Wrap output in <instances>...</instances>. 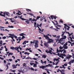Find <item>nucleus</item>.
I'll use <instances>...</instances> for the list:
<instances>
[{
    "label": "nucleus",
    "mask_w": 74,
    "mask_h": 74,
    "mask_svg": "<svg viewBox=\"0 0 74 74\" xmlns=\"http://www.w3.org/2000/svg\"><path fill=\"white\" fill-rule=\"evenodd\" d=\"M64 65L65 66H67V64H64Z\"/></svg>",
    "instance_id": "nucleus-60"
},
{
    "label": "nucleus",
    "mask_w": 74,
    "mask_h": 74,
    "mask_svg": "<svg viewBox=\"0 0 74 74\" xmlns=\"http://www.w3.org/2000/svg\"><path fill=\"white\" fill-rule=\"evenodd\" d=\"M42 58H46V56L45 55H43L42 56Z\"/></svg>",
    "instance_id": "nucleus-23"
},
{
    "label": "nucleus",
    "mask_w": 74,
    "mask_h": 74,
    "mask_svg": "<svg viewBox=\"0 0 74 74\" xmlns=\"http://www.w3.org/2000/svg\"><path fill=\"white\" fill-rule=\"evenodd\" d=\"M51 53H52V54L53 53V55H58V54H57L55 53H54V52H51Z\"/></svg>",
    "instance_id": "nucleus-51"
},
{
    "label": "nucleus",
    "mask_w": 74,
    "mask_h": 74,
    "mask_svg": "<svg viewBox=\"0 0 74 74\" xmlns=\"http://www.w3.org/2000/svg\"><path fill=\"white\" fill-rule=\"evenodd\" d=\"M64 33H62V37H63V36H64Z\"/></svg>",
    "instance_id": "nucleus-63"
},
{
    "label": "nucleus",
    "mask_w": 74,
    "mask_h": 74,
    "mask_svg": "<svg viewBox=\"0 0 74 74\" xmlns=\"http://www.w3.org/2000/svg\"><path fill=\"white\" fill-rule=\"evenodd\" d=\"M63 56H66V54H64V53H63Z\"/></svg>",
    "instance_id": "nucleus-64"
},
{
    "label": "nucleus",
    "mask_w": 74,
    "mask_h": 74,
    "mask_svg": "<svg viewBox=\"0 0 74 74\" xmlns=\"http://www.w3.org/2000/svg\"><path fill=\"white\" fill-rule=\"evenodd\" d=\"M5 24H9V23H8V21H6V23H5Z\"/></svg>",
    "instance_id": "nucleus-58"
},
{
    "label": "nucleus",
    "mask_w": 74,
    "mask_h": 74,
    "mask_svg": "<svg viewBox=\"0 0 74 74\" xmlns=\"http://www.w3.org/2000/svg\"><path fill=\"white\" fill-rule=\"evenodd\" d=\"M8 27H9V28H14V26L12 25L11 26L9 25L8 26Z\"/></svg>",
    "instance_id": "nucleus-19"
},
{
    "label": "nucleus",
    "mask_w": 74,
    "mask_h": 74,
    "mask_svg": "<svg viewBox=\"0 0 74 74\" xmlns=\"http://www.w3.org/2000/svg\"><path fill=\"white\" fill-rule=\"evenodd\" d=\"M62 66L63 68V69H66V67H64V65H62Z\"/></svg>",
    "instance_id": "nucleus-54"
},
{
    "label": "nucleus",
    "mask_w": 74,
    "mask_h": 74,
    "mask_svg": "<svg viewBox=\"0 0 74 74\" xmlns=\"http://www.w3.org/2000/svg\"><path fill=\"white\" fill-rule=\"evenodd\" d=\"M26 38L24 36H23L21 38V40H23L24 39V38Z\"/></svg>",
    "instance_id": "nucleus-27"
},
{
    "label": "nucleus",
    "mask_w": 74,
    "mask_h": 74,
    "mask_svg": "<svg viewBox=\"0 0 74 74\" xmlns=\"http://www.w3.org/2000/svg\"><path fill=\"white\" fill-rule=\"evenodd\" d=\"M41 17L40 16H37V17L36 18V19H38L39 18H40Z\"/></svg>",
    "instance_id": "nucleus-33"
},
{
    "label": "nucleus",
    "mask_w": 74,
    "mask_h": 74,
    "mask_svg": "<svg viewBox=\"0 0 74 74\" xmlns=\"http://www.w3.org/2000/svg\"><path fill=\"white\" fill-rule=\"evenodd\" d=\"M21 19L23 21H25L26 20V19H25L24 18H21Z\"/></svg>",
    "instance_id": "nucleus-48"
},
{
    "label": "nucleus",
    "mask_w": 74,
    "mask_h": 74,
    "mask_svg": "<svg viewBox=\"0 0 74 74\" xmlns=\"http://www.w3.org/2000/svg\"><path fill=\"white\" fill-rule=\"evenodd\" d=\"M24 35V33H22L20 34L19 36H23Z\"/></svg>",
    "instance_id": "nucleus-21"
},
{
    "label": "nucleus",
    "mask_w": 74,
    "mask_h": 74,
    "mask_svg": "<svg viewBox=\"0 0 74 74\" xmlns=\"http://www.w3.org/2000/svg\"><path fill=\"white\" fill-rule=\"evenodd\" d=\"M8 35L10 36H6V37H8V38H10H10H11L12 39H13V38H14V37H13V36H14V35H13V34H8Z\"/></svg>",
    "instance_id": "nucleus-5"
},
{
    "label": "nucleus",
    "mask_w": 74,
    "mask_h": 74,
    "mask_svg": "<svg viewBox=\"0 0 74 74\" xmlns=\"http://www.w3.org/2000/svg\"><path fill=\"white\" fill-rule=\"evenodd\" d=\"M38 29H39L38 30H39V31H40L41 32H42V30H41V29H40V27H38Z\"/></svg>",
    "instance_id": "nucleus-46"
},
{
    "label": "nucleus",
    "mask_w": 74,
    "mask_h": 74,
    "mask_svg": "<svg viewBox=\"0 0 74 74\" xmlns=\"http://www.w3.org/2000/svg\"><path fill=\"white\" fill-rule=\"evenodd\" d=\"M12 66L13 67V69H16L17 67L16 66H15V65L14 64H13Z\"/></svg>",
    "instance_id": "nucleus-15"
},
{
    "label": "nucleus",
    "mask_w": 74,
    "mask_h": 74,
    "mask_svg": "<svg viewBox=\"0 0 74 74\" xmlns=\"http://www.w3.org/2000/svg\"><path fill=\"white\" fill-rule=\"evenodd\" d=\"M6 66L7 67V68L6 69V70H8V64L6 65Z\"/></svg>",
    "instance_id": "nucleus-39"
},
{
    "label": "nucleus",
    "mask_w": 74,
    "mask_h": 74,
    "mask_svg": "<svg viewBox=\"0 0 74 74\" xmlns=\"http://www.w3.org/2000/svg\"><path fill=\"white\" fill-rule=\"evenodd\" d=\"M3 15L1 13H0V16H3V17H5V18H6V16H5V15H6L7 16H10V13L8 12H4V13H3Z\"/></svg>",
    "instance_id": "nucleus-2"
},
{
    "label": "nucleus",
    "mask_w": 74,
    "mask_h": 74,
    "mask_svg": "<svg viewBox=\"0 0 74 74\" xmlns=\"http://www.w3.org/2000/svg\"><path fill=\"white\" fill-rule=\"evenodd\" d=\"M56 38L55 39V40H56V42H58V41H59V38H60V36H58L56 37Z\"/></svg>",
    "instance_id": "nucleus-6"
},
{
    "label": "nucleus",
    "mask_w": 74,
    "mask_h": 74,
    "mask_svg": "<svg viewBox=\"0 0 74 74\" xmlns=\"http://www.w3.org/2000/svg\"><path fill=\"white\" fill-rule=\"evenodd\" d=\"M30 64L31 66H33V65L34 64V63H30Z\"/></svg>",
    "instance_id": "nucleus-55"
},
{
    "label": "nucleus",
    "mask_w": 74,
    "mask_h": 74,
    "mask_svg": "<svg viewBox=\"0 0 74 74\" xmlns=\"http://www.w3.org/2000/svg\"><path fill=\"white\" fill-rule=\"evenodd\" d=\"M34 41L33 42V44H35L36 42H37V40H34Z\"/></svg>",
    "instance_id": "nucleus-44"
},
{
    "label": "nucleus",
    "mask_w": 74,
    "mask_h": 74,
    "mask_svg": "<svg viewBox=\"0 0 74 74\" xmlns=\"http://www.w3.org/2000/svg\"><path fill=\"white\" fill-rule=\"evenodd\" d=\"M20 70L22 71H24V69L22 68H21L20 69Z\"/></svg>",
    "instance_id": "nucleus-22"
},
{
    "label": "nucleus",
    "mask_w": 74,
    "mask_h": 74,
    "mask_svg": "<svg viewBox=\"0 0 74 74\" xmlns=\"http://www.w3.org/2000/svg\"><path fill=\"white\" fill-rule=\"evenodd\" d=\"M18 72H19V73H22V71H21V70H18Z\"/></svg>",
    "instance_id": "nucleus-50"
},
{
    "label": "nucleus",
    "mask_w": 74,
    "mask_h": 74,
    "mask_svg": "<svg viewBox=\"0 0 74 74\" xmlns=\"http://www.w3.org/2000/svg\"><path fill=\"white\" fill-rule=\"evenodd\" d=\"M26 59H32V58L29 57H28L27 58H26Z\"/></svg>",
    "instance_id": "nucleus-25"
},
{
    "label": "nucleus",
    "mask_w": 74,
    "mask_h": 74,
    "mask_svg": "<svg viewBox=\"0 0 74 74\" xmlns=\"http://www.w3.org/2000/svg\"><path fill=\"white\" fill-rule=\"evenodd\" d=\"M67 47V45H64L63 46V48H64V47Z\"/></svg>",
    "instance_id": "nucleus-52"
},
{
    "label": "nucleus",
    "mask_w": 74,
    "mask_h": 74,
    "mask_svg": "<svg viewBox=\"0 0 74 74\" xmlns=\"http://www.w3.org/2000/svg\"><path fill=\"white\" fill-rule=\"evenodd\" d=\"M63 51H64L63 53H66V50H65V49H63L62 50H59V49H57V52L58 53V56H59L60 55V52H61V53H62V52H63Z\"/></svg>",
    "instance_id": "nucleus-1"
},
{
    "label": "nucleus",
    "mask_w": 74,
    "mask_h": 74,
    "mask_svg": "<svg viewBox=\"0 0 74 74\" xmlns=\"http://www.w3.org/2000/svg\"><path fill=\"white\" fill-rule=\"evenodd\" d=\"M32 59H34V60H37V59H38V58H34Z\"/></svg>",
    "instance_id": "nucleus-43"
},
{
    "label": "nucleus",
    "mask_w": 74,
    "mask_h": 74,
    "mask_svg": "<svg viewBox=\"0 0 74 74\" xmlns=\"http://www.w3.org/2000/svg\"><path fill=\"white\" fill-rule=\"evenodd\" d=\"M47 66H48V65H46L45 66L42 65V66H39V68H40V69H41L42 68V69L44 70V68H46Z\"/></svg>",
    "instance_id": "nucleus-7"
},
{
    "label": "nucleus",
    "mask_w": 74,
    "mask_h": 74,
    "mask_svg": "<svg viewBox=\"0 0 74 74\" xmlns=\"http://www.w3.org/2000/svg\"><path fill=\"white\" fill-rule=\"evenodd\" d=\"M22 13H21V14H20L18 12L17 13H16V14L17 15H21V14H22Z\"/></svg>",
    "instance_id": "nucleus-36"
},
{
    "label": "nucleus",
    "mask_w": 74,
    "mask_h": 74,
    "mask_svg": "<svg viewBox=\"0 0 74 74\" xmlns=\"http://www.w3.org/2000/svg\"><path fill=\"white\" fill-rule=\"evenodd\" d=\"M59 56L60 58H62V59H64V57L62 56H61V55H60Z\"/></svg>",
    "instance_id": "nucleus-20"
},
{
    "label": "nucleus",
    "mask_w": 74,
    "mask_h": 74,
    "mask_svg": "<svg viewBox=\"0 0 74 74\" xmlns=\"http://www.w3.org/2000/svg\"><path fill=\"white\" fill-rule=\"evenodd\" d=\"M45 52H46L47 53H49V51H48V50H45Z\"/></svg>",
    "instance_id": "nucleus-37"
},
{
    "label": "nucleus",
    "mask_w": 74,
    "mask_h": 74,
    "mask_svg": "<svg viewBox=\"0 0 74 74\" xmlns=\"http://www.w3.org/2000/svg\"><path fill=\"white\" fill-rule=\"evenodd\" d=\"M49 42L50 43H51V42H53V40L50 38H49Z\"/></svg>",
    "instance_id": "nucleus-12"
},
{
    "label": "nucleus",
    "mask_w": 74,
    "mask_h": 74,
    "mask_svg": "<svg viewBox=\"0 0 74 74\" xmlns=\"http://www.w3.org/2000/svg\"><path fill=\"white\" fill-rule=\"evenodd\" d=\"M44 45L46 47H49V45L48 43V42L47 43V42H45L44 43Z\"/></svg>",
    "instance_id": "nucleus-11"
},
{
    "label": "nucleus",
    "mask_w": 74,
    "mask_h": 74,
    "mask_svg": "<svg viewBox=\"0 0 74 74\" xmlns=\"http://www.w3.org/2000/svg\"><path fill=\"white\" fill-rule=\"evenodd\" d=\"M25 22L26 23H27V24H29L30 23H29L28 21H26Z\"/></svg>",
    "instance_id": "nucleus-41"
},
{
    "label": "nucleus",
    "mask_w": 74,
    "mask_h": 74,
    "mask_svg": "<svg viewBox=\"0 0 74 74\" xmlns=\"http://www.w3.org/2000/svg\"><path fill=\"white\" fill-rule=\"evenodd\" d=\"M68 64H70V65H71V62L70 61L68 63Z\"/></svg>",
    "instance_id": "nucleus-62"
},
{
    "label": "nucleus",
    "mask_w": 74,
    "mask_h": 74,
    "mask_svg": "<svg viewBox=\"0 0 74 74\" xmlns=\"http://www.w3.org/2000/svg\"><path fill=\"white\" fill-rule=\"evenodd\" d=\"M64 28L65 29V32H66V27H68V28H67V30H69V29L70 28V26H68V25H67L66 24H64Z\"/></svg>",
    "instance_id": "nucleus-4"
},
{
    "label": "nucleus",
    "mask_w": 74,
    "mask_h": 74,
    "mask_svg": "<svg viewBox=\"0 0 74 74\" xmlns=\"http://www.w3.org/2000/svg\"><path fill=\"white\" fill-rule=\"evenodd\" d=\"M13 35L14 36H13V37H14V38H17V36H15V35L13 34Z\"/></svg>",
    "instance_id": "nucleus-32"
},
{
    "label": "nucleus",
    "mask_w": 74,
    "mask_h": 74,
    "mask_svg": "<svg viewBox=\"0 0 74 74\" xmlns=\"http://www.w3.org/2000/svg\"><path fill=\"white\" fill-rule=\"evenodd\" d=\"M37 27L38 28L39 27V26H40V25H39L37 23Z\"/></svg>",
    "instance_id": "nucleus-57"
},
{
    "label": "nucleus",
    "mask_w": 74,
    "mask_h": 74,
    "mask_svg": "<svg viewBox=\"0 0 74 74\" xmlns=\"http://www.w3.org/2000/svg\"><path fill=\"white\" fill-rule=\"evenodd\" d=\"M51 49H49V53H50V54H52V50H53V49L52 48H50Z\"/></svg>",
    "instance_id": "nucleus-10"
},
{
    "label": "nucleus",
    "mask_w": 74,
    "mask_h": 74,
    "mask_svg": "<svg viewBox=\"0 0 74 74\" xmlns=\"http://www.w3.org/2000/svg\"><path fill=\"white\" fill-rule=\"evenodd\" d=\"M53 16H53V15H51L50 16V17L51 18V19H52V20L53 19Z\"/></svg>",
    "instance_id": "nucleus-26"
},
{
    "label": "nucleus",
    "mask_w": 74,
    "mask_h": 74,
    "mask_svg": "<svg viewBox=\"0 0 74 74\" xmlns=\"http://www.w3.org/2000/svg\"><path fill=\"white\" fill-rule=\"evenodd\" d=\"M64 49H68V47L67 46H66V47H64Z\"/></svg>",
    "instance_id": "nucleus-40"
},
{
    "label": "nucleus",
    "mask_w": 74,
    "mask_h": 74,
    "mask_svg": "<svg viewBox=\"0 0 74 74\" xmlns=\"http://www.w3.org/2000/svg\"><path fill=\"white\" fill-rule=\"evenodd\" d=\"M59 22H61V23H63V21L62 20H60Z\"/></svg>",
    "instance_id": "nucleus-49"
},
{
    "label": "nucleus",
    "mask_w": 74,
    "mask_h": 74,
    "mask_svg": "<svg viewBox=\"0 0 74 74\" xmlns=\"http://www.w3.org/2000/svg\"><path fill=\"white\" fill-rule=\"evenodd\" d=\"M42 63V64H43V63H45V64H46V63H47V62H46V61H45V62H43Z\"/></svg>",
    "instance_id": "nucleus-28"
},
{
    "label": "nucleus",
    "mask_w": 74,
    "mask_h": 74,
    "mask_svg": "<svg viewBox=\"0 0 74 74\" xmlns=\"http://www.w3.org/2000/svg\"><path fill=\"white\" fill-rule=\"evenodd\" d=\"M14 49H15V50H16V51H18V48L17 47H15Z\"/></svg>",
    "instance_id": "nucleus-34"
},
{
    "label": "nucleus",
    "mask_w": 74,
    "mask_h": 74,
    "mask_svg": "<svg viewBox=\"0 0 74 74\" xmlns=\"http://www.w3.org/2000/svg\"><path fill=\"white\" fill-rule=\"evenodd\" d=\"M27 14H29V15H30L31 16H34V15H33V14L32 13H27Z\"/></svg>",
    "instance_id": "nucleus-14"
},
{
    "label": "nucleus",
    "mask_w": 74,
    "mask_h": 74,
    "mask_svg": "<svg viewBox=\"0 0 74 74\" xmlns=\"http://www.w3.org/2000/svg\"><path fill=\"white\" fill-rule=\"evenodd\" d=\"M37 21V20L35 19L34 18L33 19H32L31 20V21H35V22H36Z\"/></svg>",
    "instance_id": "nucleus-17"
},
{
    "label": "nucleus",
    "mask_w": 74,
    "mask_h": 74,
    "mask_svg": "<svg viewBox=\"0 0 74 74\" xmlns=\"http://www.w3.org/2000/svg\"><path fill=\"white\" fill-rule=\"evenodd\" d=\"M55 60H56V62H59L60 61L59 60V59H56V58H55L54 60H53V61L54 62H55Z\"/></svg>",
    "instance_id": "nucleus-13"
},
{
    "label": "nucleus",
    "mask_w": 74,
    "mask_h": 74,
    "mask_svg": "<svg viewBox=\"0 0 74 74\" xmlns=\"http://www.w3.org/2000/svg\"><path fill=\"white\" fill-rule=\"evenodd\" d=\"M30 49H31V48H27L26 49V51L27 50H28V51H29V50H30Z\"/></svg>",
    "instance_id": "nucleus-42"
},
{
    "label": "nucleus",
    "mask_w": 74,
    "mask_h": 74,
    "mask_svg": "<svg viewBox=\"0 0 74 74\" xmlns=\"http://www.w3.org/2000/svg\"><path fill=\"white\" fill-rule=\"evenodd\" d=\"M10 49H12L13 50H14V49H15V48L13 47H10Z\"/></svg>",
    "instance_id": "nucleus-24"
},
{
    "label": "nucleus",
    "mask_w": 74,
    "mask_h": 74,
    "mask_svg": "<svg viewBox=\"0 0 74 74\" xmlns=\"http://www.w3.org/2000/svg\"><path fill=\"white\" fill-rule=\"evenodd\" d=\"M34 46L36 48H38V44L37 42H36L35 43V45H34Z\"/></svg>",
    "instance_id": "nucleus-8"
},
{
    "label": "nucleus",
    "mask_w": 74,
    "mask_h": 74,
    "mask_svg": "<svg viewBox=\"0 0 74 74\" xmlns=\"http://www.w3.org/2000/svg\"><path fill=\"white\" fill-rule=\"evenodd\" d=\"M53 18L54 19H56V18H58V17H57L56 16H54L53 17Z\"/></svg>",
    "instance_id": "nucleus-45"
},
{
    "label": "nucleus",
    "mask_w": 74,
    "mask_h": 74,
    "mask_svg": "<svg viewBox=\"0 0 74 74\" xmlns=\"http://www.w3.org/2000/svg\"><path fill=\"white\" fill-rule=\"evenodd\" d=\"M13 55V53H9L8 54V56H10V55Z\"/></svg>",
    "instance_id": "nucleus-18"
},
{
    "label": "nucleus",
    "mask_w": 74,
    "mask_h": 74,
    "mask_svg": "<svg viewBox=\"0 0 74 74\" xmlns=\"http://www.w3.org/2000/svg\"><path fill=\"white\" fill-rule=\"evenodd\" d=\"M34 65H33V67H37V64H34Z\"/></svg>",
    "instance_id": "nucleus-30"
},
{
    "label": "nucleus",
    "mask_w": 74,
    "mask_h": 74,
    "mask_svg": "<svg viewBox=\"0 0 74 74\" xmlns=\"http://www.w3.org/2000/svg\"><path fill=\"white\" fill-rule=\"evenodd\" d=\"M72 38H71V40H70V41H71V42H73L74 41H73L72 39Z\"/></svg>",
    "instance_id": "nucleus-59"
},
{
    "label": "nucleus",
    "mask_w": 74,
    "mask_h": 74,
    "mask_svg": "<svg viewBox=\"0 0 74 74\" xmlns=\"http://www.w3.org/2000/svg\"><path fill=\"white\" fill-rule=\"evenodd\" d=\"M63 47H59V48L60 49H63Z\"/></svg>",
    "instance_id": "nucleus-38"
},
{
    "label": "nucleus",
    "mask_w": 74,
    "mask_h": 74,
    "mask_svg": "<svg viewBox=\"0 0 74 74\" xmlns=\"http://www.w3.org/2000/svg\"><path fill=\"white\" fill-rule=\"evenodd\" d=\"M11 71H12V72H13V73H14V72H15V71H16L15 70H10Z\"/></svg>",
    "instance_id": "nucleus-35"
},
{
    "label": "nucleus",
    "mask_w": 74,
    "mask_h": 74,
    "mask_svg": "<svg viewBox=\"0 0 74 74\" xmlns=\"http://www.w3.org/2000/svg\"><path fill=\"white\" fill-rule=\"evenodd\" d=\"M66 36H62V38L61 39L59 40V43L62 42V41H63V39H66Z\"/></svg>",
    "instance_id": "nucleus-3"
},
{
    "label": "nucleus",
    "mask_w": 74,
    "mask_h": 74,
    "mask_svg": "<svg viewBox=\"0 0 74 74\" xmlns=\"http://www.w3.org/2000/svg\"><path fill=\"white\" fill-rule=\"evenodd\" d=\"M23 44L24 45V44H26V42L25 41L23 43Z\"/></svg>",
    "instance_id": "nucleus-47"
},
{
    "label": "nucleus",
    "mask_w": 74,
    "mask_h": 74,
    "mask_svg": "<svg viewBox=\"0 0 74 74\" xmlns=\"http://www.w3.org/2000/svg\"><path fill=\"white\" fill-rule=\"evenodd\" d=\"M42 18L44 19H45V22H46L47 21V20H46L45 17L44 16H43V17H42Z\"/></svg>",
    "instance_id": "nucleus-16"
},
{
    "label": "nucleus",
    "mask_w": 74,
    "mask_h": 74,
    "mask_svg": "<svg viewBox=\"0 0 74 74\" xmlns=\"http://www.w3.org/2000/svg\"><path fill=\"white\" fill-rule=\"evenodd\" d=\"M43 36L44 37H45V39H47V40H49V36H48L47 35H45L44 34L43 35Z\"/></svg>",
    "instance_id": "nucleus-9"
},
{
    "label": "nucleus",
    "mask_w": 74,
    "mask_h": 74,
    "mask_svg": "<svg viewBox=\"0 0 74 74\" xmlns=\"http://www.w3.org/2000/svg\"><path fill=\"white\" fill-rule=\"evenodd\" d=\"M26 11H27V12H29V11H31V10L30 9H27L26 10Z\"/></svg>",
    "instance_id": "nucleus-29"
},
{
    "label": "nucleus",
    "mask_w": 74,
    "mask_h": 74,
    "mask_svg": "<svg viewBox=\"0 0 74 74\" xmlns=\"http://www.w3.org/2000/svg\"><path fill=\"white\" fill-rule=\"evenodd\" d=\"M0 59H1V60H4V58H2L1 57H0Z\"/></svg>",
    "instance_id": "nucleus-56"
},
{
    "label": "nucleus",
    "mask_w": 74,
    "mask_h": 74,
    "mask_svg": "<svg viewBox=\"0 0 74 74\" xmlns=\"http://www.w3.org/2000/svg\"><path fill=\"white\" fill-rule=\"evenodd\" d=\"M5 38H6V37L5 36H4L2 37L3 39H5Z\"/></svg>",
    "instance_id": "nucleus-53"
},
{
    "label": "nucleus",
    "mask_w": 74,
    "mask_h": 74,
    "mask_svg": "<svg viewBox=\"0 0 74 74\" xmlns=\"http://www.w3.org/2000/svg\"><path fill=\"white\" fill-rule=\"evenodd\" d=\"M54 21H55V22H56V24H55V25H59V24H58V21H56L55 20H54Z\"/></svg>",
    "instance_id": "nucleus-31"
},
{
    "label": "nucleus",
    "mask_w": 74,
    "mask_h": 74,
    "mask_svg": "<svg viewBox=\"0 0 74 74\" xmlns=\"http://www.w3.org/2000/svg\"><path fill=\"white\" fill-rule=\"evenodd\" d=\"M68 57L69 58H70L71 57H72V56L71 55H69V56H68Z\"/></svg>",
    "instance_id": "nucleus-61"
}]
</instances>
